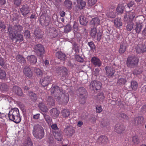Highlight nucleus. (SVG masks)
Masks as SVG:
<instances>
[{
	"label": "nucleus",
	"instance_id": "nucleus-1",
	"mask_svg": "<svg viewBox=\"0 0 146 146\" xmlns=\"http://www.w3.org/2000/svg\"><path fill=\"white\" fill-rule=\"evenodd\" d=\"M33 134L38 140H40L44 137V132L43 128L39 124L35 125L33 130Z\"/></svg>",
	"mask_w": 146,
	"mask_h": 146
},
{
	"label": "nucleus",
	"instance_id": "nucleus-2",
	"mask_svg": "<svg viewBox=\"0 0 146 146\" xmlns=\"http://www.w3.org/2000/svg\"><path fill=\"white\" fill-rule=\"evenodd\" d=\"M9 119L16 123H19L21 121L18 109L17 108L12 109L8 114Z\"/></svg>",
	"mask_w": 146,
	"mask_h": 146
},
{
	"label": "nucleus",
	"instance_id": "nucleus-3",
	"mask_svg": "<svg viewBox=\"0 0 146 146\" xmlns=\"http://www.w3.org/2000/svg\"><path fill=\"white\" fill-rule=\"evenodd\" d=\"M23 29L22 26L19 24H15L12 27L10 25L8 27V30L11 39L13 38L15 35L16 34L19 33Z\"/></svg>",
	"mask_w": 146,
	"mask_h": 146
},
{
	"label": "nucleus",
	"instance_id": "nucleus-4",
	"mask_svg": "<svg viewBox=\"0 0 146 146\" xmlns=\"http://www.w3.org/2000/svg\"><path fill=\"white\" fill-rule=\"evenodd\" d=\"M34 52L37 56L42 58L45 53L44 48L43 46L40 44H37L34 46Z\"/></svg>",
	"mask_w": 146,
	"mask_h": 146
},
{
	"label": "nucleus",
	"instance_id": "nucleus-5",
	"mask_svg": "<svg viewBox=\"0 0 146 146\" xmlns=\"http://www.w3.org/2000/svg\"><path fill=\"white\" fill-rule=\"evenodd\" d=\"M139 60L138 58L134 56H129L126 61L127 66L133 68L136 66L138 64Z\"/></svg>",
	"mask_w": 146,
	"mask_h": 146
},
{
	"label": "nucleus",
	"instance_id": "nucleus-6",
	"mask_svg": "<svg viewBox=\"0 0 146 146\" xmlns=\"http://www.w3.org/2000/svg\"><path fill=\"white\" fill-rule=\"evenodd\" d=\"M50 77L45 74L40 79V82L42 86L44 87L46 86V89L49 90L52 86V84L50 83Z\"/></svg>",
	"mask_w": 146,
	"mask_h": 146
},
{
	"label": "nucleus",
	"instance_id": "nucleus-7",
	"mask_svg": "<svg viewBox=\"0 0 146 146\" xmlns=\"http://www.w3.org/2000/svg\"><path fill=\"white\" fill-rule=\"evenodd\" d=\"M55 99L58 102L65 105L67 103L69 100V95L67 94H65L62 92Z\"/></svg>",
	"mask_w": 146,
	"mask_h": 146
},
{
	"label": "nucleus",
	"instance_id": "nucleus-8",
	"mask_svg": "<svg viewBox=\"0 0 146 146\" xmlns=\"http://www.w3.org/2000/svg\"><path fill=\"white\" fill-rule=\"evenodd\" d=\"M102 86L101 83L99 81L94 80L92 81L90 85V89L92 90V93L95 92V90L96 91L99 90Z\"/></svg>",
	"mask_w": 146,
	"mask_h": 146
},
{
	"label": "nucleus",
	"instance_id": "nucleus-9",
	"mask_svg": "<svg viewBox=\"0 0 146 146\" xmlns=\"http://www.w3.org/2000/svg\"><path fill=\"white\" fill-rule=\"evenodd\" d=\"M135 16V13L134 10H132L126 13L124 16V21L125 22L128 23L129 22H132Z\"/></svg>",
	"mask_w": 146,
	"mask_h": 146
},
{
	"label": "nucleus",
	"instance_id": "nucleus-10",
	"mask_svg": "<svg viewBox=\"0 0 146 146\" xmlns=\"http://www.w3.org/2000/svg\"><path fill=\"white\" fill-rule=\"evenodd\" d=\"M106 75L109 78H112L115 72L114 68L112 66H107L105 67Z\"/></svg>",
	"mask_w": 146,
	"mask_h": 146
},
{
	"label": "nucleus",
	"instance_id": "nucleus-11",
	"mask_svg": "<svg viewBox=\"0 0 146 146\" xmlns=\"http://www.w3.org/2000/svg\"><path fill=\"white\" fill-rule=\"evenodd\" d=\"M40 24L42 26H47L49 24L50 19L48 17H45L44 15H41L39 20Z\"/></svg>",
	"mask_w": 146,
	"mask_h": 146
},
{
	"label": "nucleus",
	"instance_id": "nucleus-12",
	"mask_svg": "<svg viewBox=\"0 0 146 146\" xmlns=\"http://www.w3.org/2000/svg\"><path fill=\"white\" fill-rule=\"evenodd\" d=\"M64 131L67 135L69 137L72 136L75 132L74 128L71 126H68L64 129Z\"/></svg>",
	"mask_w": 146,
	"mask_h": 146
},
{
	"label": "nucleus",
	"instance_id": "nucleus-13",
	"mask_svg": "<svg viewBox=\"0 0 146 146\" xmlns=\"http://www.w3.org/2000/svg\"><path fill=\"white\" fill-rule=\"evenodd\" d=\"M125 130V127L122 124L118 123L115 126V131L118 134L123 133Z\"/></svg>",
	"mask_w": 146,
	"mask_h": 146
},
{
	"label": "nucleus",
	"instance_id": "nucleus-14",
	"mask_svg": "<svg viewBox=\"0 0 146 146\" xmlns=\"http://www.w3.org/2000/svg\"><path fill=\"white\" fill-rule=\"evenodd\" d=\"M30 10V8L27 4L23 5L20 8L21 12L24 17H26L29 13Z\"/></svg>",
	"mask_w": 146,
	"mask_h": 146
},
{
	"label": "nucleus",
	"instance_id": "nucleus-15",
	"mask_svg": "<svg viewBox=\"0 0 146 146\" xmlns=\"http://www.w3.org/2000/svg\"><path fill=\"white\" fill-rule=\"evenodd\" d=\"M62 92L59 87L57 86H55L53 87L51 90V95L54 96L55 98L60 93Z\"/></svg>",
	"mask_w": 146,
	"mask_h": 146
},
{
	"label": "nucleus",
	"instance_id": "nucleus-16",
	"mask_svg": "<svg viewBox=\"0 0 146 146\" xmlns=\"http://www.w3.org/2000/svg\"><path fill=\"white\" fill-rule=\"evenodd\" d=\"M143 118L142 116L135 117L132 121L133 124L135 126L141 125L143 123Z\"/></svg>",
	"mask_w": 146,
	"mask_h": 146
},
{
	"label": "nucleus",
	"instance_id": "nucleus-17",
	"mask_svg": "<svg viewBox=\"0 0 146 146\" xmlns=\"http://www.w3.org/2000/svg\"><path fill=\"white\" fill-rule=\"evenodd\" d=\"M106 15L109 18H114L115 17L116 15L113 7L109 8V10L107 11Z\"/></svg>",
	"mask_w": 146,
	"mask_h": 146
},
{
	"label": "nucleus",
	"instance_id": "nucleus-18",
	"mask_svg": "<svg viewBox=\"0 0 146 146\" xmlns=\"http://www.w3.org/2000/svg\"><path fill=\"white\" fill-rule=\"evenodd\" d=\"M136 50L138 53L146 52V46L145 44H139L136 48Z\"/></svg>",
	"mask_w": 146,
	"mask_h": 146
},
{
	"label": "nucleus",
	"instance_id": "nucleus-19",
	"mask_svg": "<svg viewBox=\"0 0 146 146\" xmlns=\"http://www.w3.org/2000/svg\"><path fill=\"white\" fill-rule=\"evenodd\" d=\"M23 72L25 76L29 77H31L33 75V72L31 70L29 66H25L24 68Z\"/></svg>",
	"mask_w": 146,
	"mask_h": 146
},
{
	"label": "nucleus",
	"instance_id": "nucleus-20",
	"mask_svg": "<svg viewBox=\"0 0 146 146\" xmlns=\"http://www.w3.org/2000/svg\"><path fill=\"white\" fill-rule=\"evenodd\" d=\"M57 71L62 73L63 76L65 77L68 74V70L64 67H58L56 69Z\"/></svg>",
	"mask_w": 146,
	"mask_h": 146
},
{
	"label": "nucleus",
	"instance_id": "nucleus-21",
	"mask_svg": "<svg viewBox=\"0 0 146 146\" xmlns=\"http://www.w3.org/2000/svg\"><path fill=\"white\" fill-rule=\"evenodd\" d=\"M13 91L19 96H21L23 94L22 89L19 87L14 86L12 88Z\"/></svg>",
	"mask_w": 146,
	"mask_h": 146
},
{
	"label": "nucleus",
	"instance_id": "nucleus-22",
	"mask_svg": "<svg viewBox=\"0 0 146 146\" xmlns=\"http://www.w3.org/2000/svg\"><path fill=\"white\" fill-rule=\"evenodd\" d=\"M77 92L79 96H87L88 93L87 92L86 89L84 87H80L79 88Z\"/></svg>",
	"mask_w": 146,
	"mask_h": 146
},
{
	"label": "nucleus",
	"instance_id": "nucleus-23",
	"mask_svg": "<svg viewBox=\"0 0 146 146\" xmlns=\"http://www.w3.org/2000/svg\"><path fill=\"white\" fill-rule=\"evenodd\" d=\"M91 62L94 65L95 67H100L102 65L101 62L97 57H92L91 60Z\"/></svg>",
	"mask_w": 146,
	"mask_h": 146
},
{
	"label": "nucleus",
	"instance_id": "nucleus-24",
	"mask_svg": "<svg viewBox=\"0 0 146 146\" xmlns=\"http://www.w3.org/2000/svg\"><path fill=\"white\" fill-rule=\"evenodd\" d=\"M53 134L55 139L58 141H61L62 138V132L60 130L53 131Z\"/></svg>",
	"mask_w": 146,
	"mask_h": 146
},
{
	"label": "nucleus",
	"instance_id": "nucleus-25",
	"mask_svg": "<svg viewBox=\"0 0 146 146\" xmlns=\"http://www.w3.org/2000/svg\"><path fill=\"white\" fill-rule=\"evenodd\" d=\"M80 24L84 26H86L88 22V20L83 15H81L79 17Z\"/></svg>",
	"mask_w": 146,
	"mask_h": 146
},
{
	"label": "nucleus",
	"instance_id": "nucleus-26",
	"mask_svg": "<svg viewBox=\"0 0 146 146\" xmlns=\"http://www.w3.org/2000/svg\"><path fill=\"white\" fill-rule=\"evenodd\" d=\"M56 56L60 60L65 61L66 59L65 54L61 51H58L56 54Z\"/></svg>",
	"mask_w": 146,
	"mask_h": 146
},
{
	"label": "nucleus",
	"instance_id": "nucleus-27",
	"mask_svg": "<svg viewBox=\"0 0 146 146\" xmlns=\"http://www.w3.org/2000/svg\"><path fill=\"white\" fill-rule=\"evenodd\" d=\"M46 101L47 105L50 106H54L55 105V100L52 96H48L46 98Z\"/></svg>",
	"mask_w": 146,
	"mask_h": 146
},
{
	"label": "nucleus",
	"instance_id": "nucleus-28",
	"mask_svg": "<svg viewBox=\"0 0 146 146\" xmlns=\"http://www.w3.org/2000/svg\"><path fill=\"white\" fill-rule=\"evenodd\" d=\"M47 32L49 33L52 34L53 36L54 37L56 36L58 34L57 31L56 29L52 27H49L47 30Z\"/></svg>",
	"mask_w": 146,
	"mask_h": 146
},
{
	"label": "nucleus",
	"instance_id": "nucleus-29",
	"mask_svg": "<svg viewBox=\"0 0 146 146\" xmlns=\"http://www.w3.org/2000/svg\"><path fill=\"white\" fill-rule=\"evenodd\" d=\"M50 112L51 115L54 118H55L57 117L59 115L60 112L56 108H53L51 109Z\"/></svg>",
	"mask_w": 146,
	"mask_h": 146
},
{
	"label": "nucleus",
	"instance_id": "nucleus-30",
	"mask_svg": "<svg viewBox=\"0 0 146 146\" xmlns=\"http://www.w3.org/2000/svg\"><path fill=\"white\" fill-rule=\"evenodd\" d=\"M30 99L33 102H35L37 99V96L36 94L33 92H29L28 94Z\"/></svg>",
	"mask_w": 146,
	"mask_h": 146
},
{
	"label": "nucleus",
	"instance_id": "nucleus-31",
	"mask_svg": "<svg viewBox=\"0 0 146 146\" xmlns=\"http://www.w3.org/2000/svg\"><path fill=\"white\" fill-rule=\"evenodd\" d=\"M127 46L125 43L121 42L120 46L119 53L120 54H123L126 50Z\"/></svg>",
	"mask_w": 146,
	"mask_h": 146
},
{
	"label": "nucleus",
	"instance_id": "nucleus-32",
	"mask_svg": "<svg viewBox=\"0 0 146 146\" xmlns=\"http://www.w3.org/2000/svg\"><path fill=\"white\" fill-rule=\"evenodd\" d=\"M100 22V20L98 17H95L93 18L90 21V25H92L93 26H97L99 24Z\"/></svg>",
	"mask_w": 146,
	"mask_h": 146
},
{
	"label": "nucleus",
	"instance_id": "nucleus-33",
	"mask_svg": "<svg viewBox=\"0 0 146 146\" xmlns=\"http://www.w3.org/2000/svg\"><path fill=\"white\" fill-rule=\"evenodd\" d=\"M27 60L31 63L33 64H35L37 60V59L35 56L34 55H31L28 56L27 57Z\"/></svg>",
	"mask_w": 146,
	"mask_h": 146
},
{
	"label": "nucleus",
	"instance_id": "nucleus-34",
	"mask_svg": "<svg viewBox=\"0 0 146 146\" xmlns=\"http://www.w3.org/2000/svg\"><path fill=\"white\" fill-rule=\"evenodd\" d=\"M108 141L107 137L105 135H102L100 136L98 139V142L99 143H106Z\"/></svg>",
	"mask_w": 146,
	"mask_h": 146
},
{
	"label": "nucleus",
	"instance_id": "nucleus-35",
	"mask_svg": "<svg viewBox=\"0 0 146 146\" xmlns=\"http://www.w3.org/2000/svg\"><path fill=\"white\" fill-rule=\"evenodd\" d=\"M34 34L36 38H41L42 37L43 32L39 29L36 30L34 32Z\"/></svg>",
	"mask_w": 146,
	"mask_h": 146
},
{
	"label": "nucleus",
	"instance_id": "nucleus-36",
	"mask_svg": "<svg viewBox=\"0 0 146 146\" xmlns=\"http://www.w3.org/2000/svg\"><path fill=\"white\" fill-rule=\"evenodd\" d=\"M128 78H121L118 79L117 84L119 85H123L127 81Z\"/></svg>",
	"mask_w": 146,
	"mask_h": 146
},
{
	"label": "nucleus",
	"instance_id": "nucleus-37",
	"mask_svg": "<svg viewBox=\"0 0 146 146\" xmlns=\"http://www.w3.org/2000/svg\"><path fill=\"white\" fill-rule=\"evenodd\" d=\"M15 38L16 39V42L18 41L20 42L23 41L24 40L23 35L21 34L20 33L16 34L15 37L12 39H13Z\"/></svg>",
	"mask_w": 146,
	"mask_h": 146
},
{
	"label": "nucleus",
	"instance_id": "nucleus-38",
	"mask_svg": "<svg viewBox=\"0 0 146 146\" xmlns=\"http://www.w3.org/2000/svg\"><path fill=\"white\" fill-rule=\"evenodd\" d=\"M77 2L78 4L79 7L80 9H84L85 6L86 2L82 0H77Z\"/></svg>",
	"mask_w": 146,
	"mask_h": 146
},
{
	"label": "nucleus",
	"instance_id": "nucleus-39",
	"mask_svg": "<svg viewBox=\"0 0 146 146\" xmlns=\"http://www.w3.org/2000/svg\"><path fill=\"white\" fill-rule=\"evenodd\" d=\"M114 23L117 27H119L122 25L121 18H116L114 20Z\"/></svg>",
	"mask_w": 146,
	"mask_h": 146
},
{
	"label": "nucleus",
	"instance_id": "nucleus-40",
	"mask_svg": "<svg viewBox=\"0 0 146 146\" xmlns=\"http://www.w3.org/2000/svg\"><path fill=\"white\" fill-rule=\"evenodd\" d=\"M38 107L41 111L44 112H47L48 110L47 107L43 103H40L38 105Z\"/></svg>",
	"mask_w": 146,
	"mask_h": 146
},
{
	"label": "nucleus",
	"instance_id": "nucleus-41",
	"mask_svg": "<svg viewBox=\"0 0 146 146\" xmlns=\"http://www.w3.org/2000/svg\"><path fill=\"white\" fill-rule=\"evenodd\" d=\"M9 89V87L7 84L5 83H3L1 84L0 86V90L1 91H7Z\"/></svg>",
	"mask_w": 146,
	"mask_h": 146
},
{
	"label": "nucleus",
	"instance_id": "nucleus-42",
	"mask_svg": "<svg viewBox=\"0 0 146 146\" xmlns=\"http://www.w3.org/2000/svg\"><path fill=\"white\" fill-rule=\"evenodd\" d=\"M135 19L137 21V23L142 24V23L145 20V18L144 16L142 15H140L137 16ZM136 23H137L136 22Z\"/></svg>",
	"mask_w": 146,
	"mask_h": 146
},
{
	"label": "nucleus",
	"instance_id": "nucleus-43",
	"mask_svg": "<svg viewBox=\"0 0 146 146\" xmlns=\"http://www.w3.org/2000/svg\"><path fill=\"white\" fill-rule=\"evenodd\" d=\"M142 72L143 69L142 68H137L134 70L133 74L134 75H137L140 74Z\"/></svg>",
	"mask_w": 146,
	"mask_h": 146
},
{
	"label": "nucleus",
	"instance_id": "nucleus-44",
	"mask_svg": "<svg viewBox=\"0 0 146 146\" xmlns=\"http://www.w3.org/2000/svg\"><path fill=\"white\" fill-rule=\"evenodd\" d=\"M16 58L17 60L20 63L24 64L26 62V60L25 58L21 55H17Z\"/></svg>",
	"mask_w": 146,
	"mask_h": 146
},
{
	"label": "nucleus",
	"instance_id": "nucleus-45",
	"mask_svg": "<svg viewBox=\"0 0 146 146\" xmlns=\"http://www.w3.org/2000/svg\"><path fill=\"white\" fill-rule=\"evenodd\" d=\"M96 33L97 29L95 27L91 28L90 31V35L92 38H94L96 37Z\"/></svg>",
	"mask_w": 146,
	"mask_h": 146
},
{
	"label": "nucleus",
	"instance_id": "nucleus-46",
	"mask_svg": "<svg viewBox=\"0 0 146 146\" xmlns=\"http://www.w3.org/2000/svg\"><path fill=\"white\" fill-rule=\"evenodd\" d=\"M63 117H68L70 114V111L67 109H64L61 112Z\"/></svg>",
	"mask_w": 146,
	"mask_h": 146
},
{
	"label": "nucleus",
	"instance_id": "nucleus-47",
	"mask_svg": "<svg viewBox=\"0 0 146 146\" xmlns=\"http://www.w3.org/2000/svg\"><path fill=\"white\" fill-rule=\"evenodd\" d=\"M24 144L25 146H32L33 145V143L29 137L27 138V140L24 142Z\"/></svg>",
	"mask_w": 146,
	"mask_h": 146
},
{
	"label": "nucleus",
	"instance_id": "nucleus-48",
	"mask_svg": "<svg viewBox=\"0 0 146 146\" xmlns=\"http://www.w3.org/2000/svg\"><path fill=\"white\" fill-rule=\"evenodd\" d=\"M64 4L65 6L68 9H70L72 7V2L69 0H65Z\"/></svg>",
	"mask_w": 146,
	"mask_h": 146
},
{
	"label": "nucleus",
	"instance_id": "nucleus-49",
	"mask_svg": "<svg viewBox=\"0 0 146 146\" xmlns=\"http://www.w3.org/2000/svg\"><path fill=\"white\" fill-rule=\"evenodd\" d=\"M142 27V24L136 23V27L135 29V30L137 33L139 34L140 33Z\"/></svg>",
	"mask_w": 146,
	"mask_h": 146
},
{
	"label": "nucleus",
	"instance_id": "nucleus-50",
	"mask_svg": "<svg viewBox=\"0 0 146 146\" xmlns=\"http://www.w3.org/2000/svg\"><path fill=\"white\" fill-rule=\"evenodd\" d=\"M44 117L46 121L48 124L50 123L52 121V119L49 116V115L46 114L45 113L43 114Z\"/></svg>",
	"mask_w": 146,
	"mask_h": 146
},
{
	"label": "nucleus",
	"instance_id": "nucleus-51",
	"mask_svg": "<svg viewBox=\"0 0 146 146\" xmlns=\"http://www.w3.org/2000/svg\"><path fill=\"white\" fill-rule=\"evenodd\" d=\"M86 42H88V45L90 47L91 50L95 49L96 46L93 41L88 42V40H87Z\"/></svg>",
	"mask_w": 146,
	"mask_h": 146
},
{
	"label": "nucleus",
	"instance_id": "nucleus-52",
	"mask_svg": "<svg viewBox=\"0 0 146 146\" xmlns=\"http://www.w3.org/2000/svg\"><path fill=\"white\" fill-rule=\"evenodd\" d=\"M131 86L133 90H136L138 86L137 82L135 81H132L131 83Z\"/></svg>",
	"mask_w": 146,
	"mask_h": 146
},
{
	"label": "nucleus",
	"instance_id": "nucleus-53",
	"mask_svg": "<svg viewBox=\"0 0 146 146\" xmlns=\"http://www.w3.org/2000/svg\"><path fill=\"white\" fill-rule=\"evenodd\" d=\"M124 9V7L121 5H118L116 9V11L118 13L122 14L123 13Z\"/></svg>",
	"mask_w": 146,
	"mask_h": 146
},
{
	"label": "nucleus",
	"instance_id": "nucleus-54",
	"mask_svg": "<svg viewBox=\"0 0 146 146\" xmlns=\"http://www.w3.org/2000/svg\"><path fill=\"white\" fill-rule=\"evenodd\" d=\"M129 23L126 26L127 29L129 31H131L133 27L134 24L132 22H129Z\"/></svg>",
	"mask_w": 146,
	"mask_h": 146
},
{
	"label": "nucleus",
	"instance_id": "nucleus-55",
	"mask_svg": "<svg viewBox=\"0 0 146 146\" xmlns=\"http://www.w3.org/2000/svg\"><path fill=\"white\" fill-rule=\"evenodd\" d=\"M79 97V101L81 104H84L86 102V100L87 96H80Z\"/></svg>",
	"mask_w": 146,
	"mask_h": 146
},
{
	"label": "nucleus",
	"instance_id": "nucleus-56",
	"mask_svg": "<svg viewBox=\"0 0 146 146\" xmlns=\"http://www.w3.org/2000/svg\"><path fill=\"white\" fill-rule=\"evenodd\" d=\"M72 27L70 25L68 24L65 26L64 29V32L66 33H68L71 31Z\"/></svg>",
	"mask_w": 146,
	"mask_h": 146
},
{
	"label": "nucleus",
	"instance_id": "nucleus-57",
	"mask_svg": "<svg viewBox=\"0 0 146 146\" xmlns=\"http://www.w3.org/2000/svg\"><path fill=\"white\" fill-rule=\"evenodd\" d=\"M96 98L99 100L103 101L104 98V94L102 93H98L96 97Z\"/></svg>",
	"mask_w": 146,
	"mask_h": 146
},
{
	"label": "nucleus",
	"instance_id": "nucleus-58",
	"mask_svg": "<svg viewBox=\"0 0 146 146\" xmlns=\"http://www.w3.org/2000/svg\"><path fill=\"white\" fill-rule=\"evenodd\" d=\"M6 73L4 70L0 69V78L4 79L6 77Z\"/></svg>",
	"mask_w": 146,
	"mask_h": 146
},
{
	"label": "nucleus",
	"instance_id": "nucleus-59",
	"mask_svg": "<svg viewBox=\"0 0 146 146\" xmlns=\"http://www.w3.org/2000/svg\"><path fill=\"white\" fill-rule=\"evenodd\" d=\"M103 32L104 35L106 36H109L111 34L112 31L111 30H110L108 29H106L103 30Z\"/></svg>",
	"mask_w": 146,
	"mask_h": 146
},
{
	"label": "nucleus",
	"instance_id": "nucleus-60",
	"mask_svg": "<svg viewBox=\"0 0 146 146\" xmlns=\"http://www.w3.org/2000/svg\"><path fill=\"white\" fill-rule=\"evenodd\" d=\"M35 72L36 74L39 76H41L42 75V72L41 70L38 68H36L35 69Z\"/></svg>",
	"mask_w": 146,
	"mask_h": 146
},
{
	"label": "nucleus",
	"instance_id": "nucleus-61",
	"mask_svg": "<svg viewBox=\"0 0 146 146\" xmlns=\"http://www.w3.org/2000/svg\"><path fill=\"white\" fill-rule=\"evenodd\" d=\"M24 36L26 38H30L31 35L30 31L26 30L24 33Z\"/></svg>",
	"mask_w": 146,
	"mask_h": 146
},
{
	"label": "nucleus",
	"instance_id": "nucleus-62",
	"mask_svg": "<svg viewBox=\"0 0 146 146\" xmlns=\"http://www.w3.org/2000/svg\"><path fill=\"white\" fill-rule=\"evenodd\" d=\"M96 119L94 117H89L88 121L92 124H94L96 122Z\"/></svg>",
	"mask_w": 146,
	"mask_h": 146
},
{
	"label": "nucleus",
	"instance_id": "nucleus-63",
	"mask_svg": "<svg viewBox=\"0 0 146 146\" xmlns=\"http://www.w3.org/2000/svg\"><path fill=\"white\" fill-rule=\"evenodd\" d=\"M132 141L135 143H139V141L138 137L137 136H133L132 138Z\"/></svg>",
	"mask_w": 146,
	"mask_h": 146
},
{
	"label": "nucleus",
	"instance_id": "nucleus-64",
	"mask_svg": "<svg viewBox=\"0 0 146 146\" xmlns=\"http://www.w3.org/2000/svg\"><path fill=\"white\" fill-rule=\"evenodd\" d=\"M96 112L100 113L102 111V109L101 108V106L96 105Z\"/></svg>",
	"mask_w": 146,
	"mask_h": 146
}]
</instances>
